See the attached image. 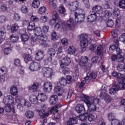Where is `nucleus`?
<instances>
[{
	"instance_id": "1",
	"label": "nucleus",
	"mask_w": 125,
	"mask_h": 125,
	"mask_svg": "<svg viewBox=\"0 0 125 125\" xmlns=\"http://www.w3.org/2000/svg\"><path fill=\"white\" fill-rule=\"evenodd\" d=\"M10 93L13 96H16L15 100L16 104L18 109L22 111L24 108V106H27V107H30L31 106V103L24 98H23L18 95V89L15 85H13L10 88Z\"/></svg>"
},
{
	"instance_id": "2",
	"label": "nucleus",
	"mask_w": 125,
	"mask_h": 125,
	"mask_svg": "<svg viewBox=\"0 0 125 125\" xmlns=\"http://www.w3.org/2000/svg\"><path fill=\"white\" fill-rule=\"evenodd\" d=\"M80 98L87 105L89 112L93 113L96 111V105L99 103V99H95L91 96L89 97L83 94H81Z\"/></svg>"
},
{
	"instance_id": "3",
	"label": "nucleus",
	"mask_w": 125,
	"mask_h": 125,
	"mask_svg": "<svg viewBox=\"0 0 125 125\" xmlns=\"http://www.w3.org/2000/svg\"><path fill=\"white\" fill-rule=\"evenodd\" d=\"M61 107V104H59L58 105L53 106L51 108H47V105L45 104H42L41 107L38 110V112L39 114V116L41 119H44L45 117H47L49 115H51L52 112L55 113H58V109Z\"/></svg>"
},
{
	"instance_id": "4",
	"label": "nucleus",
	"mask_w": 125,
	"mask_h": 125,
	"mask_svg": "<svg viewBox=\"0 0 125 125\" xmlns=\"http://www.w3.org/2000/svg\"><path fill=\"white\" fill-rule=\"evenodd\" d=\"M59 83H57V84L55 85L54 89V91L56 94H57L58 96H62L63 95V93L65 92V90L62 88H61V86L59 85L61 84V85H63V86H65L66 84H67V80L65 79L63 77H62L59 80Z\"/></svg>"
},
{
	"instance_id": "5",
	"label": "nucleus",
	"mask_w": 125,
	"mask_h": 125,
	"mask_svg": "<svg viewBox=\"0 0 125 125\" xmlns=\"http://www.w3.org/2000/svg\"><path fill=\"white\" fill-rule=\"evenodd\" d=\"M52 16L54 23V29L55 30H58V29H59V28H62V23H61V20H60L59 15H58L56 11H53Z\"/></svg>"
},
{
	"instance_id": "6",
	"label": "nucleus",
	"mask_w": 125,
	"mask_h": 125,
	"mask_svg": "<svg viewBox=\"0 0 125 125\" xmlns=\"http://www.w3.org/2000/svg\"><path fill=\"white\" fill-rule=\"evenodd\" d=\"M32 42H36V43H40L42 45L46 46V41H47V36L46 35H41L38 37L31 38Z\"/></svg>"
},
{
	"instance_id": "7",
	"label": "nucleus",
	"mask_w": 125,
	"mask_h": 125,
	"mask_svg": "<svg viewBox=\"0 0 125 125\" xmlns=\"http://www.w3.org/2000/svg\"><path fill=\"white\" fill-rule=\"evenodd\" d=\"M80 46L83 51H85L87 44H88V41L87 40V34H82L80 36Z\"/></svg>"
},
{
	"instance_id": "8",
	"label": "nucleus",
	"mask_w": 125,
	"mask_h": 125,
	"mask_svg": "<svg viewBox=\"0 0 125 125\" xmlns=\"http://www.w3.org/2000/svg\"><path fill=\"white\" fill-rule=\"evenodd\" d=\"M96 77H97V75L95 73L88 72L87 74L85 79L79 84L80 88H82L86 83V81H92V80L96 79Z\"/></svg>"
},
{
	"instance_id": "9",
	"label": "nucleus",
	"mask_w": 125,
	"mask_h": 125,
	"mask_svg": "<svg viewBox=\"0 0 125 125\" xmlns=\"http://www.w3.org/2000/svg\"><path fill=\"white\" fill-rule=\"evenodd\" d=\"M88 61V59L84 56L81 57L80 59H79V63L82 69H84V70L89 69V65L87 64Z\"/></svg>"
},
{
	"instance_id": "10",
	"label": "nucleus",
	"mask_w": 125,
	"mask_h": 125,
	"mask_svg": "<svg viewBox=\"0 0 125 125\" xmlns=\"http://www.w3.org/2000/svg\"><path fill=\"white\" fill-rule=\"evenodd\" d=\"M42 73L45 78H51L53 76V71L49 67H44L42 69Z\"/></svg>"
},
{
	"instance_id": "11",
	"label": "nucleus",
	"mask_w": 125,
	"mask_h": 125,
	"mask_svg": "<svg viewBox=\"0 0 125 125\" xmlns=\"http://www.w3.org/2000/svg\"><path fill=\"white\" fill-rule=\"evenodd\" d=\"M41 64L37 62H32L29 66L28 69L31 72H35V71H39L41 69Z\"/></svg>"
},
{
	"instance_id": "12",
	"label": "nucleus",
	"mask_w": 125,
	"mask_h": 125,
	"mask_svg": "<svg viewBox=\"0 0 125 125\" xmlns=\"http://www.w3.org/2000/svg\"><path fill=\"white\" fill-rule=\"evenodd\" d=\"M71 63V59L68 57L66 56L63 58L62 61H60L59 64L61 68H64L65 65V66H69Z\"/></svg>"
},
{
	"instance_id": "13",
	"label": "nucleus",
	"mask_w": 125,
	"mask_h": 125,
	"mask_svg": "<svg viewBox=\"0 0 125 125\" xmlns=\"http://www.w3.org/2000/svg\"><path fill=\"white\" fill-rule=\"evenodd\" d=\"M3 102L6 105H12L14 104V98L10 95L6 96L3 98Z\"/></svg>"
},
{
	"instance_id": "14",
	"label": "nucleus",
	"mask_w": 125,
	"mask_h": 125,
	"mask_svg": "<svg viewBox=\"0 0 125 125\" xmlns=\"http://www.w3.org/2000/svg\"><path fill=\"white\" fill-rule=\"evenodd\" d=\"M97 17H98L99 18H101L100 20H102V16H98L96 14L93 13L87 17V22H89L90 23H93V22H95V21H96V20L97 19Z\"/></svg>"
},
{
	"instance_id": "15",
	"label": "nucleus",
	"mask_w": 125,
	"mask_h": 125,
	"mask_svg": "<svg viewBox=\"0 0 125 125\" xmlns=\"http://www.w3.org/2000/svg\"><path fill=\"white\" fill-rule=\"evenodd\" d=\"M66 26L70 30H76V23L73 18H69L66 21Z\"/></svg>"
},
{
	"instance_id": "16",
	"label": "nucleus",
	"mask_w": 125,
	"mask_h": 125,
	"mask_svg": "<svg viewBox=\"0 0 125 125\" xmlns=\"http://www.w3.org/2000/svg\"><path fill=\"white\" fill-rule=\"evenodd\" d=\"M44 92H50L52 90V83L49 82H45L43 84Z\"/></svg>"
},
{
	"instance_id": "17",
	"label": "nucleus",
	"mask_w": 125,
	"mask_h": 125,
	"mask_svg": "<svg viewBox=\"0 0 125 125\" xmlns=\"http://www.w3.org/2000/svg\"><path fill=\"white\" fill-rule=\"evenodd\" d=\"M119 90H120L119 85L118 84H113L110 85V88L109 89V93L112 95H115Z\"/></svg>"
},
{
	"instance_id": "18",
	"label": "nucleus",
	"mask_w": 125,
	"mask_h": 125,
	"mask_svg": "<svg viewBox=\"0 0 125 125\" xmlns=\"http://www.w3.org/2000/svg\"><path fill=\"white\" fill-rule=\"evenodd\" d=\"M92 12L95 14H103V8L101 6L95 5L93 7Z\"/></svg>"
},
{
	"instance_id": "19",
	"label": "nucleus",
	"mask_w": 125,
	"mask_h": 125,
	"mask_svg": "<svg viewBox=\"0 0 125 125\" xmlns=\"http://www.w3.org/2000/svg\"><path fill=\"white\" fill-rule=\"evenodd\" d=\"M75 21L77 23H83L84 21V17L85 15L84 14H75Z\"/></svg>"
},
{
	"instance_id": "20",
	"label": "nucleus",
	"mask_w": 125,
	"mask_h": 125,
	"mask_svg": "<svg viewBox=\"0 0 125 125\" xmlns=\"http://www.w3.org/2000/svg\"><path fill=\"white\" fill-rule=\"evenodd\" d=\"M68 7L71 10V11H76L77 9L80 7V5H79V2L74 1L68 4Z\"/></svg>"
},
{
	"instance_id": "21",
	"label": "nucleus",
	"mask_w": 125,
	"mask_h": 125,
	"mask_svg": "<svg viewBox=\"0 0 125 125\" xmlns=\"http://www.w3.org/2000/svg\"><path fill=\"white\" fill-rule=\"evenodd\" d=\"M116 53L118 54V62H122V63H124V62L125 61L124 57H123L124 53H123L122 50H121L119 47L116 48Z\"/></svg>"
},
{
	"instance_id": "22",
	"label": "nucleus",
	"mask_w": 125,
	"mask_h": 125,
	"mask_svg": "<svg viewBox=\"0 0 125 125\" xmlns=\"http://www.w3.org/2000/svg\"><path fill=\"white\" fill-rule=\"evenodd\" d=\"M107 88H108V86L107 85L105 84L102 85V90L100 95L101 98H104L105 96H108V93H107Z\"/></svg>"
},
{
	"instance_id": "23",
	"label": "nucleus",
	"mask_w": 125,
	"mask_h": 125,
	"mask_svg": "<svg viewBox=\"0 0 125 125\" xmlns=\"http://www.w3.org/2000/svg\"><path fill=\"white\" fill-rule=\"evenodd\" d=\"M81 75V73L79 71V68L78 65H76L75 67L74 68L73 71L72 73V76L74 81H76L79 78V77Z\"/></svg>"
},
{
	"instance_id": "24",
	"label": "nucleus",
	"mask_w": 125,
	"mask_h": 125,
	"mask_svg": "<svg viewBox=\"0 0 125 125\" xmlns=\"http://www.w3.org/2000/svg\"><path fill=\"white\" fill-rule=\"evenodd\" d=\"M112 36L114 40H119V37L121 35V31L118 29H113L111 32Z\"/></svg>"
},
{
	"instance_id": "25",
	"label": "nucleus",
	"mask_w": 125,
	"mask_h": 125,
	"mask_svg": "<svg viewBox=\"0 0 125 125\" xmlns=\"http://www.w3.org/2000/svg\"><path fill=\"white\" fill-rule=\"evenodd\" d=\"M44 57V52L42 51H39L36 54L35 59L38 61L42 60Z\"/></svg>"
},
{
	"instance_id": "26",
	"label": "nucleus",
	"mask_w": 125,
	"mask_h": 125,
	"mask_svg": "<svg viewBox=\"0 0 125 125\" xmlns=\"http://www.w3.org/2000/svg\"><path fill=\"white\" fill-rule=\"evenodd\" d=\"M39 88H40V84L38 83H34L31 86L28 87V89L34 91V92H37Z\"/></svg>"
},
{
	"instance_id": "27",
	"label": "nucleus",
	"mask_w": 125,
	"mask_h": 125,
	"mask_svg": "<svg viewBox=\"0 0 125 125\" xmlns=\"http://www.w3.org/2000/svg\"><path fill=\"white\" fill-rule=\"evenodd\" d=\"M75 110L79 114H81V113H85L84 106L83 105V104H78L75 108Z\"/></svg>"
},
{
	"instance_id": "28",
	"label": "nucleus",
	"mask_w": 125,
	"mask_h": 125,
	"mask_svg": "<svg viewBox=\"0 0 125 125\" xmlns=\"http://www.w3.org/2000/svg\"><path fill=\"white\" fill-rule=\"evenodd\" d=\"M29 101L33 103V104H38L39 103V98L38 96L35 95H31L29 96Z\"/></svg>"
},
{
	"instance_id": "29",
	"label": "nucleus",
	"mask_w": 125,
	"mask_h": 125,
	"mask_svg": "<svg viewBox=\"0 0 125 125\" xmlns=\"http://www.w3.org/2000/svg\"><path fill=\"white\" fill-rule=\"evenodd\" d=\"M38 98L39 101L44 102L46 99H47V96L44 93H40L38 95Z\"/></svg>"
},
{
	"instance_id": "30",
	"label": "nucleus",
	"mask_w": 125,
	"mask_h": 125,
	"mask_svg": "<svg viewBox=\"0 0 125 125\" xmlns=\"http://www.w3.org/2000/svg\"><path fill=\"white\" fill-rule=\"evenodd\" d=\"M77 51V50L76 49V48L74 46H69L68 49L65 51V53L66 54H75L76 52Z\"/></svg>"
},
{
	"instance_id": "31",
	"label": "nucleus",
	"mask_w": 125,
	"mask_h": 125,
	"mask_svg": "<svg viewBox=\"0 0 125 125\" xmlns=\"http://www.w3.org/2000/svg\"><path fill=\"white\" fill-rule=\"evenodd\" d=\"M58 101V97L56 95H52L50 98L49 103L51 105H54V104H56V102Z\"/></svg>"
},
{
	"instance_id": "32",
	"label": "nucleus",
	"mask_w": 125,
	"mask_h": 125,
	"mask_svg": "<svg viewBox=\"0 0 125 125\" xmlns=\"http://www.w3.org/2000/svg\"><path fill=\"white\" fill-rule=\"evenodd\" d=\"M78 123V118L77 117H73L70 118L68 121L65 125H76Z\"/></svg>"
},
{
	"instance_id": "33",
	"label": "nucleus",
	"mask_w": 125,
	"mask_h": 125,
	"mask_svg": "<svg viewBox=\"0 0 125 125\" xmlns=\"http://www.w3.org/2000/svg\"><path fill=\"white\" fill-rule=\"evenodd\" d=\"M114 43L110 45L109 47L110 50H114V49H117L119 46V40H114Z\"/></svg>"
},
{
	"instance_id": "34",
	"label": "nucleus",
	"mask_w": 125,
	"mask_h": 125,
	"mask_svg": "<svg viewBox=\"0 0 125 125\" xmlns=\"http://www.w3.org/2000/svg\"><path fill=\"white\" fill-rule=\"evenodd\" d=\"M25 32V30H22L21 31H20V34H21V39L22 42H28V40H29V36H28L26 34H22V32Z\"/></svg>"
},
{
	"instance_id": "35",
	"label": "nucleus",
	"mask_w": 125,
	"mask_h": 125,
	"mask_svg": "<svg viewBox=\"0 0 125 125\" xmlns=\"http://www.w3.org/2000/svg\"><path fill=\"white\" fill-rule=\"evenodd\" d=\"M34 33L35 36L38 38L42 34V28L41 27H38L34 29Z\"/></svg>"
},
{
	"instance_id": "36",
	"label": "nucleus",
	"mask_w": 125,
	"mask_h": 125,
	"mask_svg": "<svg viewBox=\"0 0 125 125\" xmlns=\"http://www.w3.org/2000/svg\"><path fill=\"white\" fill-rule=\"evenodd\" d=\"M31 5L33 8H39L41 5V2L39 0H34L32 1Z\"/></svg>"
},
{
	"instance_id": "37",
	"label": "nucleus",
	"mask_w": 125,
	"mask_h": 125,
	"mask_svg": "<svg viewBox=\"0 0 125 125\" xmlns=\"http://www.w3.org/2000/svg\"><path fill=\"white\" fill-rule=\"evenodd\" d=\"M118 85L120 90L122 89H125V78L123 79Z\"/></svg>"
},
{
	"instance_id": "38",
	"label": "nucleus",
	"mask_w": 125,
	"mask_h": 125,
	"mask_svg": "<svg viewBox=\"0 0 125 125\" xmlns=\"http://www.w3.org/2000/svg\"><path fill=\"white\" fill-rule=\"evenodd\" d=\"M18 40H19V37L16 34H13L10 36V41L11 42H18Z\"/></svg>"
},
{
	"instance_id": "39",
	"label": "nucleus",
	"mask_w": 125,
	"mask_h": 125,
	"mask_svg": "<svg viewBox=\"0 0 125 125\" xmlns=\"http://www.w3.org/2000/svg\"><path fill=\"white\" fill-rule=\"evenodd\" d=\"M7 67L5 66H2L0 68V76H3V75H5L6 73H7Z\"/></svg>"
},
{
	"instance_id": "40",
	"label": "nucleus",
	"mask_w": 125,
	"mask_h": 125,
	"mask_svg": "<svg viewBox=\"0 0 125 125\" xmlns=\"http://www.w3.org/2000/svg\"><path fill=\"white\" fill-rule=\"evenodd\" d=\"M38 12L39 14L43 15L46 12V7L44 6L40 7L38 10Z\"/></svg>"
},
{
	"instance_id": "41",
	"label": "nucleus",
	"mask_w": 125,
	"mask_h": 125,
	"mask_svg": "<svg viewBox=\"0 0 125 125\" xmlns=\"http://www.w3.org/2000/svg\"><path fill=\"white\" fill-rule=\"evenodd\" d=\"M112 76L117 79H122V78H124V75L116 71L112 73Z\"/></svg>"
},
{
	"instance_id": "42",
	"label": "nucleus",
	"mask_w": 125,
	"mask_h": 125,
	"mask_svg": "<svg viewBox=\"0 0 125 125\" xmlns=\"http://www.w3.org/2000/svg\"><path fill=\"white\" fill-rule=\"evenodd\" d=\"M3 31L0 30V43H1L4 40V35L5 32H4V28H2Z\"/></svg>"
},
{
	"instance_id": "43",
	"label": "nucleus",
	"mask_w": 125,
	"mask_h": 125,
	"mask_svg": "<svg viewBox=\"0 0 125 125\" xmlns=\"http://www.w3.org/2000/svg\"><path fill=\"white\" fill-rule=\"evenodd\" d=\"M36 27V24L34 22L30 21L29 23V25L27 27V30L28 31H33Z\"/></svg>"
},
{
	"instance_id": "44",
	"label": "nucleus",
	"mask_w": 125,
	"mask_h": 125,
	"mask_svg": "<svg viewBox=\"0 0 125 125\" xmlns=\"http://www.w3.org/2000/svg\"><path fill=\"white\" fill-rule=\"evenodd\" d=\"M35 113L32 111H28L25 112V116L27 119H32Z\"/></svg>"
},
{
	"instance_id": "45",
	"label": "nucleus",
	"mask_w": 125,
	"mask_h": 125,
	"mask_svg": "<svg viewBox=\"0 0 125 125\" xmlns=\"http://www.w3.org/2000/svg\"><path fill=\"white\" fill-rule=\"evenodd\" d=\"M59 11L61 14H65L66 13V8H65V7L63 5H61L59 7Z\"/></svg>"
},
{
	"instance_id": "46",
	"label": "nucleus",
	"mask_w": 125,
	"mask_h": 125,
	"mask_svg": "<svg viewBox=\"0 0 125 125\" xmlns=\"http://www.w3.org/2000/svg\"><path fill=\"white\" fill-rule=\"evenodd\" d=\"M19 29V26L18 24L14 23L11 26V31H12V32H16V31H18Z\"/></svg>"
},
{
	"instance_id": "47",
	"label": "nucleus",
	"mask_w": 125,
	"mask_h": 125,
	"mask_svg": "<svg viewBox=\"0 0 125 125\" xmlns=\"http://www.w3.org/2000/svg\"><path fill=\"white\" fill-rule=\"evenodd\" d=\"M2 50L3 51L5 55H8L11 52V48H2Z\"/></svg>"
},
{
	"instance_id": "48",
	"label": "nucleus",
	"mask_w": 125,
	"mask_h": 125,
	"mask_svg": "<svg viewBox=\"0 0 125 125\" xmlns=\"http://www.w3.org/2000/svg\"><path fill=\"white\" fill-rule=\"evenodd\" d=\"M113 14L115 17H118V16H120L121 14L120 10L117 8H115L113 10Z\"/></svg>"
},
{
	"instance_id": "49",
	"label": "nucleus",
	"mask_w": 125,
	"mask_h": 125,
	"mask_svg": "<svg viewBox=\"0 0 125 125\" xmlns=\"http://www.w3.org/2000/svg\"><path fill=\"white\" fill-rule=\"evenodd\" d=\"M21 10L22 13L26 14V13H28V11L29 9H28V7L25 5H22L21 7Z\"/></svg>"
},
{
	"instance_id": "50",
	"label": "nucleus",
	"mask_w": 125,
	"mask_h": 125,
	"mask_svg": "<svg viewBox=\"0 0 125 125\" xmlns=\"http://www.w3.org/2000/svg\"><path fill=\"white\" fill-rule=\"evenodd\" d=\"M103 46L100 45L97 47V54L98 55H101L103 53Z\"/></svg>"
},
{
	"instance_id": "51",
	"label": "nucleus",
	"mask_w": 125,
	"mask_h": 125,
	"mask_svg": "<svg viewBox=\"0 0 125 125\" xmlns=\"http://www.w3.org/2000/svg\"><path fill=\"white\" fill-rule=\"evenodd\" d=\"M48 3H49V5L52 7V8H54L55 9L57 7L56 3H54L53 0H47Z\"/></svg>"
},
{
	"instance_id": "52",
	"label": "nucleus",
	"mask_w": 125,
	"mask_h": 125,
	"mask_svg": "<svg viewBox=\"0 0 125 125\" xmlns=\"http://www.w3.org/2000/svg\"><path fill=\"white\" fill-rule=\"evenodd\" d=\"M24 60L26 63H28L29 61H31L32 57H31V55L29 54H25L24 56Z\"/></svg>"
},
{
	"instance_id": "53",
	"label": "nucleus",
	"mask_w": 125,
	"mask_h": 125,
	"mask_svg": "<svg viewBox=\"0 0 125 125\" xmlns=\"http://www.w3.org/2000/svg\"><path fill=\"white\" fill-rule=\"evenodd\" d=\"M119 7L122 9H125V0H121L119 2Z\"/></svg>"
},
{
	"instance_id": "54",
	"label": "nucleus",
	"mask_w": 125,
	"mask_h": 125,
	"mask_svg": "<svg viewBox=\"0 0 125 125\" xmlns=\"http://www.w3.org/2000/svg\"><path fill=\"white\" fill-rule=\"evenodd\" d=\"M40 21L41 23H46V21H48V18L46 16H42L40 18Z\"/></svg>"
},
{
	"instance_id": "55",
	"label": "nucleus",
	"mask_w": 125,
	"mask_h": 125,
	"mask_svg": "<svg viewBox=\"0 0 125 125\" xmlns=\"http://www.w3.org/2000/svg\"><path fill=\"white\" fill-rule=\"evenodd\" d=\"M48 54L51 56V57H53L56 53V51L54 49L50 48L48 51Z\"/></svg>"
},
{
	"instance_id": "56",
	"label": "nucleus",
	"mask_w": 125,
	"mask_h": 125,
	"mask_svg": "<svg viewBox=\"0 0 125 125\" xmlns=\"http://www.w3.org/2000/svg\"><path fill=\"white\" fill-rule=\"evenodd\" d=\"M51 36L53 41H57L59 38V36L57 35V33L55 31L52 33Z\"/></svg>"
},
{
	"instance_id": "57",
	"label": "nucleus",
	"mask_w": 125,
	"mask_h": 125,
	"mask_svg": "<svg viewBox=\"0 0 125 125\" xmlns=\"http://www.w3.org/2000/svg\"><path fill=\"white\" fill-rule=\"evenodd\" d=\"M107 119L109 120V121H110V122L114 121L115 119L114 113L111 112L108 113L107 115Z\"/></svg>"
},
{
	"instance_id": "58",
	"label": "nucleus",
	"mask_w": 125,
	"mask_h": 125,
	"mask_svg": "<svg viewBox=\"0 0 125 125\" xmlns=\"http://www.w3.org/2000/svg\"><path fill=\"white\" fill-rule=\"evenodd\" d=\"M111 125H122V121L115 119L111 122Z\"/></svg>"
},
{
	"instance_id": "59",
	"label": "nucleus",
	"mask_w": 125,
	"mask_h": 125,
	"mask_svg": "<svg viewBox=\"0 0 125 125\" xmlns=\"http://www.w3.org/2000/svg\"><path fill=\"white\" fill-rule=\"evenodd\" d=\"M2 48H11V44L10 42H6L2 45Z\"/></svg>"
},
{
	"instance_id": "60",
	"label": "nucleus",
	"mask_w": 125,
	"mask_h": 125,
	"mask_svg": "<svg viewBox=\"0 0 125 125\" xmlns=\"http://www.w3.org/2000/svg\"><path fill=\"white\" fill-rule=\"evenodd\" d=\"M104 15L105 17H106V18H109L112 16V13L109 10H106L104 13Z\"/></svg>"
},
{
	"instance_id": "61",
	"label": "nucleus",
	"mask_w": 125,
	"mask_h": 125,
	"mask_svg": "<svg viewBox=\"0 0 125 125\" xmlns=\"http://www.w3.org/2000/svg\"><path fill=\"white\" fill-rule=\"evenodd\" d=\"M87 119H88V121L89 122H93L94 121L95 117L94 115L92 114H89L87 117Z\"/></svg>"
},
{
	"instance_id": "62",
	"label": "nucleus",
	"mask_w": 125,
	"mask_h": 125,
	"mask_svg": "<svg viewBox=\"0 0 125 125\" xmlns=\"http://www.w3.org/2000/svg\"><path fill=\"white\" fill-rule=\"evenodd\" d=\"M76 12L74 13L75 14H79V15H82V14H83V10L80 8V7L75 10Z\"/></svg>"
},
{
	"instance_id": "63",
	"label": "nucleus",
	"mask_w": 125,
	"mask_h": 125,
	"mask_svg": "<svg viewBox=\"0 0 125 125\" xmlns=\"http://www.w3.org/2000/svg\"><path fill=\"white\" fill-rule=\"evenodd\" d=\"M30 19L32 22H39V21H40V19L38 17L34 15H32Z\"/></svg>"
},
{
	"instance_id": "64",
	"label": "nucleus",
	"mask_w": 125,
	"mask_h": 125,
	"mask_svg": "<svg viewBox=\"0 0 125 125\" xmlns=\"http://www.w3.org/2000/svg\"><path fill=\"white\" fill-rule=\"evenodd\" d=\"M13 19L15 20V21H19V20L21 19V16L19 15V14L15 13L14 14Z\"/></svg>"
}]
</instances>
